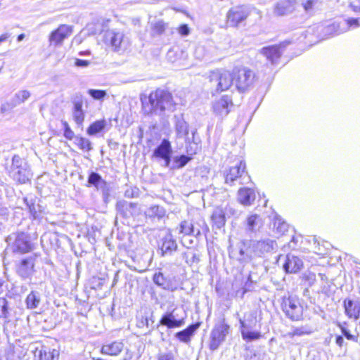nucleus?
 Masks as SVG:
<instances>
[{"instance_id": "nucleus-1", "label": "nucleus", "mask_w": 360, "mask_h": 360, "mask_svg": "<svg viewBox=\"0 0 360 360\" xmlns=\"http://www.w3.org/2000/svg\"><path fill=\"white\" fill-rule=\"evenodd\" d=\"M142 110L146 115H162L166 112H173L175 103L172 94L162 89H157L149 96L141 98Z\"/></svg>"}, {"instance_id": "nucleus-2", "label": "nucleus", "mask_w": 360, "mask_h": 360, "mask_svg": "<svg viewBox=\"0 0 360 360\" xmlns=\"http://www.w3.org/2000/svg\"><path fill=\"white\" fill-rule=\"evenodd\" d=\"M245 249L240 250L241 256H246L249 259L254 257H264L271 253L277 248L276 242L266 238L264 240H250L243 242Z\"/></svg>"}, {"instance_id": "nucleus-3", "label": "nucleus", "mask_w": 360, "mask_h": 360, "mask_svg": "<svg viewBox=\"0 0 360 360\" xmlns=\"http://www.w3.org/2000/svg\"><path fill=\"white\" fill-rule=\"evenodd\" d=\"M187 315L182 307L169 304L160 319V324L169 329L181 328L186 323Z\"/></svg>"}, {"instance_id": "nucleus-4", "label": "nucleus", "mask_w": 360, "mask_h": 360, "mask_svg": "<svg viewBox=\"0 0 360 360\" xmlns=\"http://www.w3.org/2000/svg\"><path fill=\"white\" fill-rule=\"evenodd\" d=\"M233 82L239 92L244 93L253 87L255 72L248 68H235L233 70Z\"/></svg>"}, {"instance_id": "nucleus-5", "label": "nucleus", "mask_w": 360, "mask_h": 360, "mask_svg": "<svg viewBox=\"0 0 360 360\" xmlns=\"http://www.w3.org/2000/svg\"><path fill=\"white\" fill-rule=\"evenodd\" d=\"M10 176L21 184L27 183L32 176L28 163L18 155H15L12 158Z\"/></svg>"}, {"instance_id": "nucleus-6", "label": "nucleus", "mask_w": 360, "mask_h": 360, "mask_svg": "<svg viewBox=\"0 0 360 360\" xmlns=\"http://www.w3.org/2000/svg\"><path fill=\"white\" fill-rule=\"evenodd\" d=\"M281 308L285 316L292 321H299L302 317V306L299 298L295 295L284 297L281 303Z\"/></svg>"}, {"instance_id": "nucleus-7", "label": "nucleus", "mask_w": 360, "mask_h": 360, "mask_svg": "<svg viewBox=\"0 0 360 360\" xmlns=\"http://www.w3.org/2000/svg\"><path fill=\"white\" fill-rule=\"evenodd\" d=\"M209 79L212 86L215 87L218 92L229 89L233 83V73L224 70L210 72Z\"/></svg>"}, {"instance_id": "nucleus-8", "label": "nucleus", "mask_w": 360, "mask_h": 360, "mask_svg": "<svg viewBox=\"0 0 360 360\" xmlns=\"http://www.w3.org/2000/svg\"><path fill=\"white\" fill-rule=\"evenodd\" d=\"M230 326L225 322L224 319L217 323L210 334V349L214 351L226 340V335L229 333Z\"/></svg>"}, {"instance_id": "nucleus-9", "label": "nucleus", "mask_w": 360, "mask_h": 360, "mask_svg": "<svg viewBox=\"0 0 360 360\" xmlns=\"http://www.w3.org/2000/svg\"><path fill=\"white\" fill-rule=\"evenodd\" d=\"M239 180V184H243L250 180V176L245 171V163L240 161L235 166L231 167L225 174V183L231 186Z\"/></svg>"}, {"instance_id": "nucleus-10", "label": "nucleus", "mask_w": 360, "mask_h": 360, "mask_svg": "<svg viewBox=\"0 0 360 360\" xmlns=\"http://www.w3.org/2000/svg\"><path fill=\"white\" fill-rule=\"evenodd\" d=\"M172 155V148L171 142L167 139H163L161 143L154 149L152 158L155 159L157 161L163 160L164 164L162 166L169 167L171 163Z\"/></svg>"}, {"instance_id": "nucleus-11", "label": "nucleus", "mask_w": 360, "mask_h": 360, "mask_svg": "<svg viewBox=\"0 0 360 360\" xmlns=\"http://www.w3.org/2000/svg\"><path fill=\"white\" fill-rule=\"evenodd\" d=\"M250 13L249 8L245 6L233 7L227 13V22L230 26L237 27L246 20Z\"/></svg>"}, {"instance_id": "nucleus-12", "label": "nucleus", "mask_w": 360, "mask_h": 360, "mask_svg": "<svg viewBox=\"0 0 360 360\" xmlns=\"http://www.w3.org/2000/svg\"><path fill=\"white\" fill-rule=\"evenodd\" d=\"M36 258L30 256L21 259L16 265V273L22 280L31 279L35 272Z\"/></svg>"}, {"instance_id": "nucleus-13", "label": "nucleus", "mask_w": 360, "mask_h": 360, "mask_svg": "<svg viewBox=\"0 0 360 360\" xmlns=\"http://www.w3.org/2000/svg\"><path fill=\"white\" fill-rule=\"evenodd\" d=\"M105 42L115 51L125 49L127 45L124 34L114 30H108L105 32Z\"/></svg>"}, {"instance_id": "nucleus-14", "label": "nucleus", "mask_w": 360, "mask_h": 360, "mask_svg": "<svg viewBox=\"0 0 360 360\" xmlns=\"http://www.w3.org/2000/svg\"><path fill=\"white\" fill-rule=\"evenodd\" d=\"M14 238L13 252L19 253H26L32 250V244L29 237L23 232L13 233L9 236L8 240Z\"/></svg>"}, {"instance_id": "nucleus-15", "label": "nucleus", "mask_w": 360, "mask_h": 360, "mask_svg": "<svg viewBox=\"0 0 360 360\" xmlns=\"http://www.w3.org/2000/svg\"><path fill=\"white\" fill-rule=\"evenodd\" d=\"M72 33V27L62 24L56 30L51 32L49 41L50 44L55 46L61 45L63 41Z\"/></svg>"}, {"instance_id": "nucleus-16", "label": "nucleus", "mask_w": 360, "mask_h": 360, "mask_svg": "<svg viewBox=\"0 0 360 360\" xmlns=\"http://www.w3.org/2000/svg\"><path fill=\"white\" fill-rule=\"evenodd\" d=\"M116 210L118 214L125 219L134 217L140 213L138 203L129 202L124 200L116 203Z\"/></svg>"}, {"instance_id": "nucleus-17", "label": "nucleus", "mask_w": 360, "mask_h": 360, "mask_svg": "<svg viewBox=\"0 0 360 360\" xmlns=\"http://www.w3.org/2000/svg\"><path fill=\"white\" fill-rule=\"evenodd\" d=\"M232 105L231 98L228 96H223L219 100L213 103V112L216 115L223 117L229 114L230 112L229 107Z\"/></svg>"}, {"instance_id": "nucleus-18", "label": "nucleus", "mask_w": 360, "mask_h": 360, "mask_svg": "<svg viewBox=\"0 0 360 360\" xmlns=\"http://www.w3.org/2000/svg\"><path fill=\"white\" fill-rule=\"evenodd\" d=\"M302 266V260L292 254H288L286 255L285 262L283 265V268L287 274H296L301 270Z\"/></svg>"}, {"instance_id": "nucleus-19", "label": "nucleus", "mask_w": 360, "mask_h": 360, "mask_svg": "<svg viewBox=\"0 0 360 360\" xmlns=\"http://www.w3.org/2000/svg\"><path fill=\"white\" fill-rule=\"evenodd\" d=\"M345 314L349 319L356 321L360 317V300L345 299L343 302Z\"/></svg>"}, {"instance_id": "nucleus-20", "label": "nucleus", "mask_w": 360, "mask_h": 360, "mask_svg": "<svg viewBox=\"0 0 360 360\" xmlns=\"http://www.w3.org/2000/svg\"><path fill=\"white\" fill-rule=\"evenodd\" d=\"M236 316L240 323V330L246 329H253L256 327L257 323V312L251 310L244 314L240 317L239 314H236Z\"/></svg>"}, {"instance_id": "nucleus-21", "label": "nucleus", "mask_w": 360, "mask_h": 360, "mask_svg": "<svg viewBox=\"0 0 360 360\" xmlns=\"http://www.w3.org/2000/svg\"><path fill=\"white\" fill-rule=\"evenodd\" d=\"M200 326V323L197 322L195 323H192L186 327L185 329L176 332L174 338L178 340L179 342H183L184 344H188L193 336L195 335L197 330L199 328Z\"/></svg>"}, {"instance_id": "nucleus-22", "label": "nucleus", "mask_w": 360, "mask_h": 360, "mask_svg": "<svg viewBox=\"0 0 360 360\" xmlns=\"http://www.w3.org/2000/svg\"><path fill=\"white\" fill-rule=\"evenodd\" d=\"M153 283L162 288L163 290L174 292L177 289V287L172 283L169 277L165 276L161 272H155L153 276Z\"/></svg>"}, {"instance_id": "nucleus-23", "label": "nucleus", "mask_w": 360, "mask_h": 360, "mask_svg": "<svg viewBox=\"0 0 360 360\" xmlns=\"http://www.w3.org/2000/svg\"><path fill=\"white\" fill-rule=\"evenodd\" d=\"M176 249L177 243L170 233H167L164 238H162L160 247L161 255L162 257L172 255Z\"/></svg>"}, {"instance_id": "nucleus-24", "label": "nucleus", "mask_w": 360, "mask_h": 360, "mask_svg": "<svg viewBox=\"0 0 360 360\" xmlns=\"http://www.w3.org/2000/svg\"><path fill=\"white\" fill-rule=\"evenodd\" d=\"M237 199L244 206H249L255 200V191L250 188H242L238 191Z\"/></svg>"}, {"instance_id": "nucleus-25", "label": "nucleus", "mask_w": 360, "mask_h": 360, "mask_svg": "<svg viewBox=\"0 0 360 360\" xmlns=\"http://www.w3.org/2000/svg\"><path fill=\"white\" fill-rule=\"evenodd\" d=\"M280 48V46L277 45L264 47L262 49L261 53L266 56V59L270 61L271 64H275L278 62L281 56Z\"/></svg>"}, {"instance_id": "nucleus-26", "label": "nucleus", "mask_w": 360, "mask_h": 360, "mask_svg": "<svg viewBox=\"0 0 360 360\" xmlns=\"http://www.w3.org/2000/svg\"><path fill=\"white\" fill-rule=\"evenodd\" d=\"M179 233L184 236H193L198 237L201 235L200 229L195 227L194 224L188 221H182L179 225Z\"/></svg>"}, {"instance_id": "nucleus-27", "label": "nucleus", "mask_w": 360, "mask_h": 360, "mask_svg": "<svg viewBox=\"0 0 360 360\" xmlns=\"http://www.w3.org/2000/svg\"><path fill=\"white\" fill-rule=\"evenodd\" d=\"M124 345L122 342L115 341L103 345L101 351L103 354L117 356L122 351Z\"/></svg>"}, {"instance_id": "nucleus-28", "label": "nucleus", "mask_w": 360, "mask_h": 360, "mask_svg": "<svg viewBox=\"0 0 360 360\" xmlns=\"http://www.w3.org/2000/svg\"><path fill=\"white\" fill-rule=\"evenodd\" d=\"M260 227V217L258 214L250 215L246 220L245 231L251 235L259 231Z\"/></svg>"}, {"instance_id": "nucleus-29", "label": "nucleus", "mask_w": 360, "mask_h": 360, "mask_svg": "<svg viewBox=\"0 0 360 360\" xmlns=\"http://www.w3.org/2000/svg\"><path fill=\"white\" fill-rule=\"evenodd\" d=\"M31 96V93L27 90H20L16 92L11 98L8 105L11 108L18 106L25 102Z\"/></svg>"}, {"instance_id": "nucleus-30", "label": "nucleus", "mask_w": 360, "mask_h": 360, "mask_svg": "<svg viewBox=\"0 0 360 360\" xmlns=\"http://www.w3.org/2000/svg\"><path fill=\"white\" fill-rule=\"evenodd\" d=\"M195 131L192 132L191 137H186L185 139L186 142V151L188 155L192 157L196 154L200 148L199 143L197 141L195 137Z\"/></svg>"}, {"instance_id": "nucleus-31", "label": "nucleus", "mask_w": 360, "mask_h": 360, "mask_svg": "<svg viewBox=\"0 0 360 360\" xmlns=\"http://www.w3.org/2000/svg\"><path fill=\"white\" fill-rule=\"evenodd\" d=\"M87 182L89 186H94L97 190H103L106 187V181L102 179L98 173L95 172H91L89 174Z\"/></svg>"}, {"instance_id": "nucleus-32", "label": "nucleus", "mask_w": 360, "mask_h": 360, "mask_svg": "<svg viewBox=\"0 0 360 360\" xmlns=\"http://www.w3.org/2000/svg\"><path fill=\"white\" fill-rule=\"evenodd\" d=\"M292 10V1L290 0H281L274 8V13L277 15H285Z\"/></svg>"}, {"instance_id": "nucleus-33", "label": "nucleus", "mask_w": 360, "mask_h": 360, "mask_svg": "<svg viewBox=\"0 0 360 360\" xmlns=\"http://www.w3.org/2000/svg\"><path fill=\"white\" fill-rule=\"evenodd\" d=\"M175 131L177 137L186 138L188 136V124L183 118H177L175 123Z\"/></svg>"}, {"instance_id": "nucleus-34", "label": "nucleus", "mask_w": 360, "mask_h": 360, "mask_svg": "<svg viewBox=\"0 0 360 360\" xmlns=\"http://www.w3.org/2000/svg\"><path fill=\"white\" fill-rule=\"evenodd\" d=\"M40 302V293L36 290H32L28 294L25 300L27 308L30 309H34L37 308Z\"/></svg>"}, {"instance_id": "nucleus-35", "label": "nucleus", "mask_w": 360, "mask_h": 360, "mask_svg": "<svg viewBox=\"0 0 360 360\" xmlns=\"http://www.w3.org/2000/svg\"><path fill=\"white\" fill-rule=\"evenodd\" d=\"M12 298L1 297H0V318L7 319L12 309Z\"/></svg>"}, {"instance_id": "nucleus-36", "label": "nucleus", "mask_w": 360, "mask_h": 360, "mask_svg": "<svg viewBox=\"0 0 360 360\" xmlns=\"http://www.w3.org/2000/svg\"><path fill=\"white\" fill-rule=\"evenodd\" d=\"M212 221L217 229L223 227L226 223L224 211L220 208L216 209L212 214Z\"/></svg>"}, {"instance_id": "nucleus-37", "label": "nucleus", "mask_w": 360, "mask_h": 360, "mask_svg": "<svg viewBox=\"0 0 360 360\" xmlns=\"http://www.w3.org/2000/svg\"><path fill=\"white\" fill-rule=\"evenodd\" d=\"M166 214L165 208L159 205H153L146 211V217L149 218L162 219Z\"/></svg>"}, {"instance_id": "nucleus-38", "label": "nucleus", "mask_w": 360, "mask_h": 360, "mask_svg": "<svg viewBox=\"0 0 360 360\" xmlns=\"http://www.w3.org/2000/svg\"><path fill=\"white\" fill-rule=\"evenodd\" d=\"M106 124L107 122L105 120H96L90 124L86 130V133L89 136H94L103 131L105 129Z\"/></svg>"}, {"instance_id": "nucleus-39", "label": "nucleus", "mask_w": 360, "mask_h": 360, "mask_svg": "<svg viewBox=\"0 0 360 360\" xmlns=\"http://www.w3.org/2000/svg\"><path fill=\"white\" fill-rule=\"evenodd\" d=\"M243 340L246 342H252L262 338L261 332L252 330V329H246L240 330Z\"/></svg>"}, {"instance_id": "nucleus-40", "label": "nucleus", "mask_w": 360, "mask_h": 360, "mask_svg": "<svg viewBox=\"0 0 360 360\" xmlns=\"http://www.w3.org/2000/svg\"><path fill=\"white\" fill-rule=\"evenodd\" d=\"M192 157L188 155H176L173 158V169H181L185 167L191 160Z\"/></svg>"}, {"instance_id": "nucleus-41", "label": "nucleus", "mask_w": 360, "mask_h": 360, "mask_svg": "<svg viewBox=\"0 0 360 360\" xmlns=\"http://www.w3.org/2000/svg\"><path fill=\"white\" fill-rule=\"evenodd\" d=\"M74 143L82 150L90 151L92 150L91 141L84 137L79 136H75Z\"/></svg>"}, {"instance_id": "nucleus-42", "label": "nucleus", "mask_w": 360, "mask_h": 360, "mask_svg": "<svg viewBox=\"0 0 360 360\" xmlns=\"http://www.w3.org/2000/svg\"><path fill=\"white\" fill-rule=\"evenodd\" d=\"M340 23L338 22H333L330 25L325 27L323 28V31L326 33V34L328 35H333V34H340L344 32H346L347 30V29H340Z\"/></svg>"}, {"instance_id": "nucleus-43", "label": "nucleus", "mask_w": 360, "mask_h": 360, "mask_svg": "<svg viewBox=\"0 0 360 360\" xmlns=\"http://www.w3.org/2000/svg\"><path fill=\"white\" fill-rule=\"evenodd\" d=\"M346 322L342 323H338V326L340 328L342 334L348 340H351L355 342H358V335H353L350 333L349 330L345 326Z\"/></svg>"}, {"instance_id": "nucleus-44", "label": "nucleus", "mask_w": 360, "mask_h": 360, "mask_svg": "<svg viewBox=\"0 0 360 360\" xmlns=\"http://www.w3.org/2000/svg\"><path fill=\"white\" fill-rule=\"evenodd\" d=\"M167 28V24L162 20H158L151 25L152 34L161 35Z\"/></svg>"}, {"instance_id": "nucleus-45", "label": "nucleus", "mask_w": 360, "mask_h": 360, "mask_svg": "<svg viewBox=\"0 0 360 360\" xmlns=\"http://www.w3.org/2000/svg\"><path fill=\"white\" fill-rule=\"evenodd\" d=\"M23 200L28 207L31 215L34 219H36L37 217V210L35 207V198H32V196H26L23 198Z\"/></svg>"}, {"instance_id": "nucleus-46", "label": "nucleus", "mask_w": 360, "mask_h": 360, "mask_svg": "<svg viewBox=\"0 0 360 360\" xmlns=\"http://www.w3.org/2000/svg\"><path fill=\"white\" fill-rule=\"evenodd\" d=\"M288 225L280 217H276L274 221V229L279 234H283L288 231Z\"/></svg>"}, {"instance_id": "nucleus-47", "label": "nucleus", "mask_w": 360, "mask_h": 360, "mask_svg": "<svg viewBox=\"0 0 360 360\" xmlns=\"http://www.w3.org/2000/svg\"><path fill=\"white\" fill-rule=\"evenodd\" d=\"M88 94L95 100H102L107 95V93L105 90L94 89H89Z\"/></svg>"}, {"instance_id": "nucleus-48", "label": "nucleus", "mask_w": 360, "mask_h": 360, "mask_svg": "<svg viewBox=\"0 0 360 360\" xmlns=\"http://www.w3.org/2000/svg\"><path fill=\"white\" fill-rule=\"evenodd\" d=\"M72 117L76 124L80 126L84 120L85 114L83 110H72Z\"/></svg>"}, {"instance_id": "nucleus-49", "label": "nucleus", "mask_w": 360, "mask_h": 360, "mask_svg": "<svg viewBox=\"0 0 360 360\" xmlns=\"http://www.w3.org/2000/svg\"><path fill=\"white\" fill-rule=\"evenodd\" d=\"M140 191L136 186L128 187L124 191V196L128 198H138Z\"/></svg>"}, {"instance_id": "nucleus-50", "label": "nucleus", "mask_w": 360, "mask_h": 360, "mask_svg": "<svg viewBox=\"0 0 360 360\" xmlns=\"http://www.w3.org/2000/svg\"><path fill=\"white\" fill-rule=\"evenodd\" d=\"M294 334L296 336H302L304 335H309L312 333V330L308 326H300L297 328H293Z\"/></svg>"}, {"instance_id": "nucleus-51", "label": "nucleus", "mask_w": 360, "mask_h": 360, "mask_svg": "<svg viewBox=\"0 0 360 360\" xmlns=\"http://www.w3.org/2000/svg\"><path fill=\"white\" fill-rule=\"evenodd\" d=\"M73 108L72 110H83V97L79 96H76L73 100Z\"/></svg>"}, {"instance_id": "nucleus-52", "label": "nucleus", "mask_w": 360, "mask_h": 360, "mask_svg": "<svg viewBox=\"0 0 360 360\" xmlns=\"http://www.w3.org/2000/svg\"><path fill=\"white\" fill-rule=\"evenodd\" d=\"M320 3V0H306L302 3L304 10L307 12L313 9V8Z\"/></svg>"}, {"instance_id": "nucleus-53", "label": "nucleus", "mask_w": 360, "mask_h": 360, "mask_svg": "<svg viewBox=\"0 0 360 360\" xmlns=\"http://www.w3.org/2000/svg\"><path fill=\"white\" fill-rule=\"evenodd\" d=\"M343 25L349 27H358L360 26V18H349L343 22Z\"/></svg>"}, {"instance_id": "nucleus-54", "label": "nucleus", "mask_w": 360, "mask_h": 360, "mask_svg": "<svg viewBox=\"0 0 360 360\" xmlns=\"http://www.w3.org/2000/svg\"><path fill=\"white\" fill-rule=\"evenodd\" d=\"M179 33L182 37H186L190 34V28L187 24H182L178 28Z\"/></svg>"}, {"instance_id": "nucleus-55", "label": "nucleus", "mask_w": 360, "mask_h": 360, "mask_svg": "<svg viewBox=\"0 0 360 360\" xmlns=\"http://www.w3.org/2000/svg\"><path fill=\"white\" fill-rule=\"evenodd\" d=\"M89 64H90V62L89 60H82V59H78V58H77L75 62V66L79 67V68H86V67L89 66Z\"/></svg>"}, {"instance_id": "nucleus-56", "label": "nucleus", "mask_w": 360, "mask_h": 360, "mask_svg": "<svg viewBox=\"0 0 360 360\" xmlns=\"http://www.w3.org/2000/svg\"><path fill=\"white\" fill-rule=\"evenodd\" d=\"M158 360H174V356L171 352L160 354L158 357Z\"/></svg>"}, {"instance_id": "nucleus-57", "label": "nucleus", "mask_w": 360, "mask_h": 360, "mask_svg": "<svg viewBox=\"0 0 360 360\" xmlns=\"http://www.w3.org/2000/svg\"><path fill=\"white\" fill-rule=\"evenodd\" d=\"M225 214H229V215H231V216H235V215H237L238 214V212L236 210H235L232 206H231L230 205H228L226 207H225Z\"/></svg>"}, {"instance_id": "nucleus-58", "label": "nucleus", "mask_w": 360, "mask_h": 360, "mask_svg": "<svg viewBox=\"0 0 360 360\" xmlns=\"http://www.w3.org/2000/svg\"><path fill=\"white\" fill-rule=\"evenodd\" d=\"M63 135L68 140H75V137L76 136L72 129H68L66 131H64Z\"/></svg>"}, {"instance_id": "nucleus-59", "label": "nucleus", "mask_w": 360, "mask_h": 360, "mask_svg": "<svg viewBox=\"0 0 360 360\" xmlns=\"http://www.w3.org/2000/svg\"><path fill=\"white\" fill-rule=\"evenodd\" d=\"M137 326L139 328L143 327L144 326L148 327V320L147 317H142L141 319L138 322Z\"/></svg>"}, {"instance_id": "nucleus-60", "label": "nucleus", "mask_w": 360, "mask_h": 360, "mask_svg": "<svg viewBox=\"0 0 360 360\" xmlns=\"http://www.w3.org/2000/svg\"><path fill=\"white\" fill-rule=\"evenodd\" d=\"M335 343L340 347H342L345 343L344 338L342 335H337L335 338Z\"/></svg>"}, {"instance_id": "nucleus-61", "label": "nucleus", "mask_w": 360, "mask_h": 360, "mask_svg": "<svg viewBox=\"0 0 360 360\" xmlns=\"http://www.w3.org/2000/svg\"><path fill=\"white\" fill-rule=\"evenodd\" d=\"M307 279L309 281L310 285L313 284L315 281V274H309L307 276Z\"/></svg>"}, {"instance_id": "nucleus-62", "label": "nucleus", "mask_w": 360, "mask_h": 360, "mask_svg": "<svg viewBox=\"0 0 360 360\" xmlns=\"http://www.w3.org/2000/svg\"><path fill=\"white\" fill-rule=\"evenodd\" d=\"M11 34L9 33H4L0 36V44L1 42L5 41L8 37H10Z\"/></svg>"}, {"instance_id": "nucleus-63", "label": "nucleus", "mask_w": 360, "mask_h": 360, "mask_svg": "<svg viewBox=\"0 0 360 360\" xmlns=\"http://www.w3.org/2000/svg\"><path fill=\"white\" fill-rule=\"evenodd\" d=\"M62 125L63 127L64 131H66L68 129H71L68 123L66 121L62 120Z\"/></svg>"}, {"instance_id": "nucleus-64", "label": "nucleus", "mask_w": 360, "mask_h": 360, "mask_svg": "<svg viewBox=\"0 0 360 360\" xmlns=\"http://www.w3.org/2000/svg\"><path fill=\"white\" fill-rule=\"evenodd\" d=\"M285 336L289 338H293L295 336H296V335L294 334V329L292 328L291 331L287 333Z\"/></svg>"}]
</instances>
